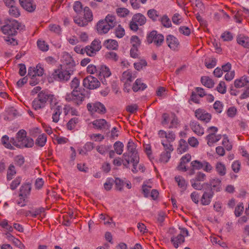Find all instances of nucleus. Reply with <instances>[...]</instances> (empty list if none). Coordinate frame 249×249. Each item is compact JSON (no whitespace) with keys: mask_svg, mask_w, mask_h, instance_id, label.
<instances>
[{"mask_svg":"<svg viewBox=\"0 0 249 249\" xmlns=\"http://www.w3.org/2000/svg\"><path fill=\"white\" fill-rule=\"evenodd\" d=\"M84 18L88 22H91L93 20V15L91 10L89 7H85L84 8Z\"/></svg>","mask_w":249,"mask_h":249,"instance_id":"obj_32","label":"nucleus"},{"mask_svg":"<svg viewBox=\"0 0 249 249\" xmlns=\"http://www.w3.org/2000/svg\"><path fill=\"white\" fill-rule=\"evenodd\" d=\"M47 141V136L45 134H43L40 135L36 141V145L43 147Z\"/></svg>","mask_w":249,"mask_h":249,"instance_id":"obj_35","label":"nucleus"},{"mask_svg":"<svg viewBox=\"0 0 249 249\" xmlns=\"http://www.w3.org/2000/svg\"><path fill=\"white\" fill-rule=\"evenodd\" d=\"M170 143L171 142H168L165 141H161V144L164 147V152L171 153L174 150L173 146Z\"/></svg>","mask_w":249,"mask_h":249,"instance_id":"obj_44","label":"nucleus"},{"mask_svg":"<svg viewBox=\"0 0 249 249\" xmlns=\"http://www.w3.org/2000/svg\"><path fill=\"white\" fill-rule=\"evenodd\" d=\"M188 148L187 142L183 139H181L179 142V145L177 149V152L178 154H182L186 152Z\"/></svg>","mask_w":249,"mask_h":249,"instance_id":"obj_29","label":"nucleus"},{"mask_svg":"<svg viewBox=\"0 0 249 249\" xmlns=\"http://www.w3.org/2000/svg\"><path fill=\"white\" fill-rule=\"evenodd\" d=\"M146 88V85L142 82L141 79H137L134 83L132 89L134 92H137L139 90H143Z\"/></svg>","mask_w":249,"mask_h":249,"instance_id":"obj_24","label":"nucleus"},{"mask_svg":"<svg viewBox=\"0 0 249 249\" xmlns=\"http://www.w3.org/2000/svg\"><path fill=\"white\" fill-rule=\"evenodd\" d=\"M53 78L59 81H68L71 76V73L69 71L63 70L62 69L55 70L52 74Z\"/></svg>","mask_w":249,"mask_h":249,"instance_id":"obj_13","label":"nucleus"},{"mask_svg":"<svg viewBox=\"0 0 249 249\" xmlns=\"http://www.w3.org/2000/svg\"><path fill=\"white\" fill-rule=\"evenodd\" d=\"M180 233L177 236H174L171 238V242L175 248H178L179 245L185 241V236H189V231L185 228H179Z\"/></svg>","mask_w":249,"mask_h":249,"instance_id":"obj_9","label":"nucleus"},{"mask_svg":"<svg viewBox=\"0 0 249 249\" xmlns=\"http://www.w3.org/2000/svg\"><path fill=\"white\" fill-rule=\"evenodd\" d=\"M205 65L208 69L213 68L216 65V60L215 58H210L206 59L205 61Z\"/></svg>","mask_w":249,"mask_h":249,"instance_id":"obj_57","label":"nucleus"},{"mask_svg":"<svg viewBox=\"0 0 249 249\" xmlns=\"http://www.w3.org/2000/svg\"><path fill=\"white\" fill-rule=\"evenodd\" d=\"M87 107L88 110L92 113L97 112L100 114H104L107 112L105 106L99 102L89 103L87 104Z\"/></svg>","mask_w":249,"mask_h":249,"instance_id":"obj_12","label":"nucleus"},{"mask_svg":"<svg viewBox=\"0 0 249 249\" xmlns=\"http://www.w3.org/2000/svg\"><path fill=\"white\" fill-rule=\"evenodd\" d=\"M237 43L245 48H249V38L243 35H239L237 37Z\"/></svg>","mask_w":249,"mask_h":249,"instance_id":"obj_25","label":"nucleus"},{"mask_svg":"<svg viewBox=\"0 0 249 249\" xmlns=\"http://www.w3.org/2000/svg\"><path fill=\"white\" fill-rule=\"evenodd\" d=\"M115 33L117 37L121 38L124 36L125 32L124 29L120 25H119L115 29Z\"/></svg>","mask_w":249,"mask_h":249,"instance_id":"obj_52","label":"nucleus"},{"mask_svg":"<svg viewBox=\"0 0 249 249\" xmlns=\"http://www.w3.org/2000/svg\"><path fill=\"white\" fill-rule=\"evenodd\" d=\"M136 148V144L130 140L127 144V152L123 154V158L125 160V162L123 163L124 166L127 167L130 162H131L134 169H136L139 162V157Z\"/></svg>","mask_w":249,"mask_h":249,"instance_id":"obj_1","label":"nucleus"},{"mask_svg":"<svg viewBox=\"0 0 249 249\" xmlns=\"http://www.w3.org/2000/svg\"><path fill=\"white\" fill-rule=\"evenodd\" d=\"M147 41L149 44L153 42L156 46L159 47L163 42L164 36L161 34H158L157 31H153L148 35Z\"/></svg>","mask_w":249,"mask_h":249,"instance_id":"obj_10","label":"nucleus"},{"mask_svg":"<svg viewBox=\"0 0 249 249\" xmlns=\"http://www.w3.org/2000/svg\"><path fill=\"white\" fill-rule=\"evenodd\" d=\"M171 158V153L169 152H163L160 159V162L167 163Z\"/></svg>","mask_w":249,"mask_h":249,"instance_id":"obj_50","label":"nucleus"},{"mask_svg":"<svg viewBox=\"0 0 249 249\" xmlns=\"http://www.w3.org/2000/svg\"><path fill=\"white\" fill-rule=\"evenodd\" d=\"M147 15L150 18L154 21H156L159 17L158 12L155 9L149 10L147 12Z\"/></svg>","mask_w":249,"mask_h":249,"instance_id":"obj_47","label":"nucleus"},{"mask_svg":"<svg viewBox=\"0 0 249 249\" xmlns=\"http://www.w3.org/2000/svg\"><path fill=\"white\" fill-rule=\"evenodd\" d=\"M249 77L247 76H243L234 81V85L236 88H241L249 85Z\"/></svg>","mask_w":249,"mask_h":249,"instance_id":"obj_20","label":"nucleus"},{"mask_svg":"<svg viewBox=\"0 0 249 249\" xmlns=\"http://www.w3.org/2000/svg\"><path fill=\"white\" fill-rule=\"evenodd\" d=\"M111 147V146L100 145L96 146V149L97 151L100 154L104 155L107 151H109Z\"/></svg>","mask_w":249,"mask_h":249,"instance_id":"obj_43","label":"nucleus"},{"mask_svg":"<svg viewBox=\"0 0 249 249\" xmlns=\"http://www.w3.org/2000/svg\"><path fill=\"white\" fill-rule=\"evenodd\" d=\"M111 74V73L109 69L107 66L103 65L99 68L98 76H103L105 78L106 77H108Z\"/></svg>","mask_w":249,"mask_h":249,"instance_id":"obj_27","label":"nucleus"},{"mask_svg":"<svg viewBox=\"0 0 249 249\" xmlns=\"http://www.w3.org/2000/svg\"><path fill=\"white\" fill-rule=\"evenodd\" d=\"M114 183H115L117 190L120 191L123 190V187L124 185V182L123 180H121L119 178H117L114 180Z\"/></svg>","mask_w":249,"mask_h":249,"instance_id":"obj_59","label":"nucleus"},{"mask_svg":"<svg viewBox=\"0 0 249 249\" xmlns=\"http://www.w3.org/2000/svg\"><path fill=\"white\" fill-rule=\"evenodd\" d=\"M160 21L161 22L162 25L166 27L169 28L171 27L172 24L170 21V19L166 15H164L161 18Z\"/></svg>","mask_w":249,"mask_h":249,"instance_id":"obj_45","label":"nucleus"},{"mask_svg":"<svg viewBox=\"0 0 249 249\" xmlns=\"http://www.w3.org/2000/svg\"><path fill=\"white\" fill-rule=\"evenodd\" d=\"M49 29L51 32L57 34H60L61 32L60 26L56 24H51L49 26Z\"/></svg>","mask_w":249,"mask_h":249,"instance_id":"obj_61","label":"nucleus"},{"mask_svg":"<svg viewBox=\"0 0 249 249\" xmlns=\"http://www.w3.org/2000/svg\"><path fill=\"white\" fill-rule=\"evenodd\" d=\"M206 184L210 186L208 189H212V191L219 192L221 187V180L218 178H213L210 179L209 182Z\"/></svg>","mask_w":249,"mask_h":249,"instance_id":"obj_18","label":"nucleus"},{"mask_svg":"<svg viewBox=\"0 0 249 249\" xmlns=\"http://www.w3.org/2000/svg\"><path fill=\"white\" fill-rule=\"evenodd\" d=\"M193 179L196 181H204L206 179V175L202 172H198Z\"/></svg>","mask_w":249,"mask_h":249,"instance_id":"obj_49","label":"nucleus"},{"mask_svg":"<svg viewBox=\"0 0 249 249\" xmlns=\"http://www.w3.org/2000/svg\"><path fill=\"white\" fill-rule=\"evenodd\" d=\"M83 85L88 89H94L99 87L100 82L96 77L89 75L83 79Z\"/></svg>","mask_w":249,"mask_h":249,"instance_id":"obj_11","label":"nucleus"},{"mask_svg":"<svg viewBox=\"0 0 249 249\" xmlns=\"http://www.w3.org/2000/svg\"><path fill=\"white\" fill-rule=\"evenodd\" d=\"M107 58L117 61L118 60V56L117 53L113 52H109L106 54Z\"/></svg>","mask_w":249,"mask_h":249,"instance_id":"obj_63","label":"nucleus"},{"mask_svg":"<svg viewBox=\"0 0 249 249\" xmlns=\"http://www.w3.org/2000/svg\"><path fill=\"white\" fill-rule=\"evenodd\" d=\"M21 6L29 12H33L36 9V4L34 0H19Z\"/></svg>","mask_w":249,"mask_h":249,"instance_id":"obj_15","label":"nucleus"},{"mask_svg":"<svg viewBox=\"0 0 249 249\" xmlns=\"http://www.w3.org/2000/svg\"><path fill=\"white\" fill-rule=\"evenodd\" d=\"M214 195V193L212 189H207L204 192L200 198V203L202 205L206 206L209 205Z\"/></svg>","mask_w":249,"mask_h":249,"instance_id":"obj_14","label":"nucleus"},{"mask_svg":"<svg viewBox=\"0 0 249 249\" xmlns=\"http://www.w3.org/2000/svg\"><path fill=\"white\" fill-rule=\"evenodd\" d=\"M20 24L16 20H8L5 24L1 27L2 32L8 36L16 35L20 29Z\"/></svg>","mask_w":249,"mask_h":249,"instance_id":"obj_6","label":"nucleus"},{"mask_svg":"<svg viewBox=\"0 0 249 249\" xmlns=\"http://www.w3.org/2000/svg\"><path fill=\"white\" fill-rule=\"evenodd\" d=\"M50 107L51 110L53 112V121L54 123H57L61 114L62 106L58 104L57 99L54 96L51 100Z\"/></svg>","mask_w":249,"mask_h":249,"instance_id":"obj_7","label":"nucleus"},{"mask_svg":"<svg viewBox=\"0 0 249 249\" xmlns=\"http://www.w3.org/2000/svg\"><path fill=\"white\" fill-rule=\"evenodd\" d=\"M63 62L64 65L66 66V69H73L75 66V62L72 57L68 53L64 54L63 56Z\"/></svg>","mask_w":249,"mask_h":249,"instance_id":"obj_19","label":"nucleus"},{"mask_svg":"<svg viewBox=\"0 0 249 249\" xmlns=\"http://www.w3.org/2000/svg\"><path fill=\"white\" fill-rule=\"evenodd\" d=\"M192 130L198 135H202L204 134V129L197 122H192L190 124Z\"/></svg>","mask_w":249,"mask_h":249,"instance_id":"obj_23","label":"nucleus"},{"mask_svg":"<svg viewBox=\"0 0 249 249\" xmlns=\"http://www.w3.org/2000/svg\"><path fill=\"white\" fill-rule=\"evenodd\" d=\"M129 12V11L125 8H118L116 9V13L120 17H126L128 15Z\"/></svg>","mask_w":249,"mask_h":249,"instance_id":"obj_41","label":"nucleus"},{"mask_svg":"<svg viewBox=\"0 0 249 249\" xmlns=\"http://www.w3.org/2000/svg\"><path fill=\"white\" fill-rule=\"evenodd\" d=\"M166 41L168 47L174 51L178 50L179 42L176 37L171 35H168L166 36Z\"/></svg>","mask_w":249,"mask_h":249,"instance_id":"obj_17","label":"nucleus"},{"mask_svg":"<svg viewBox=\"0 0 249 249\" xmlns=\"http://www.w3.org/2000/svg\"><path fill=\"white\" fill-rule=\"evenodd\" d=\"M171 119L170 125L169 126V128H177L179 124V122L177 117L174 114L172 115Z\"/></svg>","mask_w":249,"mask_h":249,"instance_id":"obj_54","label":"nucleus"},{"mask_svg":"<svg viewBox=\"0 0 249 249\" xmlns=\"http://www.w3.org/2000/svg\"><path fill=\"white\" fill-rule=\"evenodd\" d=\"M202 84L208 88H212L214 86L213 81L208 76H203L201 78Z\"/></svg>","mask_w":249,"mask_h":249,"instance_id":"obj_31","label":"nucleus"},{"mask_svg":"<svg viewBox=\"0 0 249 249\" xmlns=\"http://www.w3.org/2000/svg\"><path fill=\"white\" fill-rule=\"evenodd\" d=\"M224 41H231L233 39L232 34L229 32H225L223 33L221 36Z\"/></svg>","mask_w":249,"mask_h":249,"instance_id":"obj_62","label":"nucleus"},{"mask_svg":"<svg viewBox=\"0 0 249 249\" xmlns=\"http://www.w3.org/2000/svg\"><path fill=\"white\" fill-rule=\"evenodd\" d=\"M117 24L115 16L108 14L105 19L100 20L96 24V28L100 35L107 34Z\"/></svg>","mask_w":249,"mask_h":249,"instance_id":"obj_2","label":"nucleus"},{"mask_svg":"<svg viewBox=\"0 0 249 249\" xmlns=\"http://www.w3.org/2000/svg\"><path fill=\"white\" fill-rule=\"evenodd\" d=\"M99 70V68H97L92 64L89 65L87 68L88 73L90 74H96V75H98Z\"/></svg>","mask_w":249,"mask_h":249,"instance_id":"obj_48","label":"nucleus"},{"mask_svg":"<svg viewBox=\"0 0 249 249\" xmlns=\"http://www.w3.org/2000/svg\"><path fill=\"white\" fill-rule=\"evenodd\" d=\"M124 144L120 141L116 142L113 144L115 152L118 155H121L124 151Z\"/></svg>","mask_w":249,"mask_h":249,"instance_id":"obj_34","label":"nucleus"},{"mask_svg":"<svg viewBox=\"0 0 249 249\" xmlns=\"http://www.w3.org/2000/svg\"><path fill=\"white\" fill-rule=\"evenodd\" d=\"M26 131L21 129L17 133L15 139H11V142L18 148L32 147L34 145V141L32 138L26 137Z\"/></svg>","mask_w":249,"mask_h":249,"instance_id":"obj_3","label":"nucleus"},{"mask_svg":"<svg viewBox=\"0 0 249 249\" xmlns=\"http://www.w3.org/2000/svg\"><path fill=\"white\" fill-rule=\"evenodd\" d=\"M217 90L220 93L224 94L226 92V87L225 83L224 81H221L216 88Z\"/></svg>","mask_w":249,"mask_h":249,"instance_id":"obj_60","label":"nucleus"},{"mask_svg":"<svg viewBox=\"0 0 249 249\" xmlns=\"http://www.w3.org/2000/svg\"><path fill=\"white\" fill-rule=\"evenodd\" d=\"M104 46L109 49L116 50L118 47V42L114 39L106 40L104 43Z\"/></svg>","mask_w":249,"mask_h":249,"instance_id":"obj_26","label":"nucleus"},{"mask_svg":"<svg viewBox=\"0 0 249 249\" xmlns=\"http://www.w3.org/2000/svg\"><path fill=\"white\" fill-rule=\"evenodd\" d=\"M130 43L132 47H139L141 44V41L138 36H132L130 39Z\"/></svg>","mask_w":249,"mask_h":249,"instance_id":"obj_51","label":"nucleus"},{"mask_svg":"<svg viewBox=\"0 0 249 249\" xmlns=\"http://www.w3.org/2000/svg\"><path fill=\"white\" fill-rule=\"evenodd\" d=\"M244 210V207L243 205V203H239L237 205V206L235 207L234 213L235 215L238 217L240 216Z\"/></svg>","mask_w":249,"mask_h":249,"instance_id":"obj_64","label":"nucleus"},{"mask_svg":"<svg viewBox=\"0 0 249 249\" xmlns=\"http://www.w3.org/2000/svg\"><path fill=\"white\" fill-rule=\"evenodd\" d=\"M53 96L54 95L49 94L45 91L39 92L37 94V97L32 102L33 108L36 110L44 108L46 106L47 101H48L50 104L51 100Z\"/></svg>","mask_w":249,"mask_h":249,"instance_id":"obj_4","label":"nucleus"},{"mask_svg":"<svg viewBox=\"0 0 249 249\" xmlns=\"http://www.w3.org/2000/svg\"><path fill=\"white\" fill-rule=\"evenodd\" d=\"M94 128L97 129H108L109 126L105 119H100L93 121L92 123Z\"/></svg>","mask_w":249,"mask_h":249,"instance_id":"obj_21","label":"nucleus"},{"mask_svg":"<svg viewBox=\"0 0 249 249\" xmlns=\"http://www.w3.org/2000/svg\"><path fill=\"white\" fill-rule=\"evenodd\" d=\"M114 183V180L112 178L107 179L106 182L104 183V188L107 191H109L111 189L112 186Z\"/></svg>","mask_w":249,"mask_h":249,"instance_id":"obj_55","label":"nucleus"},{"mask_svg":"<svg viewBox=\"0 0 249 249\" xmlns=\"http://www.w3.org/2000/svg\"><path fill=\"white\" fill-rule=\"evenodd\" d=\"M37 44L39 49L42 51L45 52L48 50L49 46L44 41L38 40Z\"/></svg>","mask_w":249,"mask_h":249,"instance_id":"obj_58","label":"nucleus"},{"mask_svg":"<svg viewBox=\"0 0 249 249\" xmlns=\"http://www.w3.org/2000/svg\"><path fill=\"white\" fill-rule=\"evenodd\" d=\"M89 46L93 48L94 51L97 52H98L101 48L100 41L96 39H94Z\"/></svg>","mask_w":249,"mask_h":249,"instance_id":"obj_53","label":"nucleus"},{"mask_svg":"<svg viewBox=\"0 0 249 249\" xmlns=\"http://www.w3.org/2000/svg\"><path fill=\"white\" fill-rule=\"evenodd\" d=\"M1 143L7 148L13 149V147L12 146L11 140L9 141V137L7 135L3 136L1 140Z\"/></svg>","mask_w":249,"mask_h":249,"instance_id":"obj_40","label":"nucleus"},{"mask_svg":"<svg viewBox=\"0 0 249 249\" xmlns=\"http://www.w3.org/2000/svg\"><path fill=\"white\" fill-rule=\"evenodd\" d=\"M175 180L178 183V186L182 189L183 191L186 188L187 183L183 178L180 176L176 177Z\"/></svg>","mask_w":249,"mask_h":249,"instance_id":"obj_37","label":"nucleus"},{"mask_svg":"<svg viewBox=\"0 0 249 249\" xmlns=\"http://www.w3.org/2000/svg\"><path fill=\"white\" fill-rule=\"evenodd\" d=\"M79 86L80 81L76 77L73 78L70 83V86L72 90L78 91L80 89H83V88H80Z\"/></svg>","mask_w":249,"mask_h":249,"instance_id":"obj_36","label":"nucleus"},{"mask_svg":"<svg viewBox=\"0 0 249 249\" xmlns=\"http://www.w3.org/2000/svg\"><path fill=\"white\" fill-rule=\"evenodd\" d=\"M73 8L74 11L77 14L81 13L83 10L82 3L79 1H76L74 2Z\"/></svg>","mask_w":249,"mask_h":249,"instance_id":"obj_56","label":"nucleus"},{"mask_svg":"<svg viewBox=\"0 0 249 249\" xmlns=\"http://www.w3.org/2000/svg\"><path fill=\"white\" fill-rule=\"evenodd\" d=\"M16 174L15 166L10 164L8 167L7 172V179L10 180L13 178V177Z\"/></svg>","mask_w":249,"mask_h":249,"instance_id":"obj_39","label":"nucleus"},{"mask_svg":"<svg viewBox=\"0 0 249 249\" xmlns=\"http://www.w3.org/2000/svg\"><path fill=\"white\" fill-rule=\"evenodd\" d=\"M79 122L78 118L74 117L69 121L67 124V127L70 130H73L76 126V124Z\"/></svg>","mask_w":249,"mask_h":249,"instance_id":"obj_38","label":"nucleus"},{"mask_svg":"<svg viewBox=\"0 0 249 249\" xmlns=\"http://www.w3.org/2000/svg\"><path fill=\"white\" fill-rule=\"evenodd\" d=\"M121 80L124 83L127 82H131L132 81V76L131 71H124L122 74Z\"/></svg>","mask_w":249,"mask_h":249,"instance_id":"obj_33","label":"nucleus"},{"mask_svg":"<svg viewBox=\"0 0 249 249\" xmlns=\"http://www.w3.org/2000/svg\"><path fill=\"white\" fill-rule=\"evenodd\" d=\"M146 22L145 17L141 13H137L133 15L131 21L129 23L130 29L134 31H137L138 26H142Z\"/></svg>","mask_w":249,"mask_h":249,"instance_id":"obj_8","label":"nucleus"},{"mask_svg":"<svg viewBox=\"0 0 249 249\" xmlns=\"http://www.w3.org/2000/svg\"><path fill=\"white\" fill-rule=\"evenodd\" d=\"M192 169L190 174H194V170H200L203 169V161L201 162L197 160H193L191 162Z\"/></svg>","mask_w":249,"mask_h":249,"instance_id":"obj_30","label":"nucleus"},{"mask_svg":"<svg viewBox=\"0 0 249 249\" xmlns=\"http://www.w3.org/2000/svg\"><path fill=\"white\" fill-rule=\"evenodd\" d=\"M74 22L81 27L85 26L88 24V21L84 18L75 17L74 18Z\"/></svg>","mask_w":249,"mask_h":249,"instance_id":"obj_46","label":"nucleus"},{"mask_svg":"<svg viewBox=\"0 0 249 249\" xmlns=\"http://www.w3.org/2000/svg\"><path fill=\"white\" fill-rule=\"evenodd\" d=\"M85 89H80L78 91L72 90L71 93H67L65 100L67 102H72L75 105H80L85 98Z\"/></svg>","mask_w":249,"mask_h":249,"instance_id":"obj_5","label":"nucleus"},{"mask_svg":"<svg viewBox=\"0 0 249 249\" xmlns=\"http://www.w3.org/2000/svg\"><path fill=\"white\" fill-rule=\"evenodd\" d=\"M31 184L25 183L23 184L20 189V194L19 196L23 197V196H26L29 195L31 190Z\"/></svg>","mask_w":249,"mask_h":249,"instance_id":"obj_22","label":"nucleus"},{"mask_svg":"<svg viewBox=\"0 0 249 249\" xmlns=\"http://www.w3.org/2000/svg\"><path fill=\"white\" fill-rule=\"evenodd\" d=\"M195 116L199 120L205 123L209 122L211 119L212 116L210 113L203 109H197L195 111Z\"/></svg>","mask_w":249,"mask_h":249,"instance_id":"obj_16","label":"nucleus"},{"mask_svg":"<svg viewBox=\"0 0 249 249\" xmlns=\"http://www.w3.org/2000/svg\"><path fill=\"white\" fill-rule=\"evenodd\" d=\"M10 15L14 18H17L20 16V12L18 8L15 6H12L9 10Z\"/></svg>","mask_w":249,"mask_h":249,"instance_id":"obj_42","label":"nucleus"},{"mask_svg":"<svg viewBox=\"0 0 249 249\" xmlns=\"http://www.w3.org/2000/svg\"><path fill=\"white\" fill-rule=\"evenodd\" d=\"M215 170L218 174L220 176H224L226 174V166L221 162L216 163L215 165Z\"/></svg>","mask_w":249,"mask_h":249,"instance_id":"obj_28","label":"nucleus"}]
</instances>
